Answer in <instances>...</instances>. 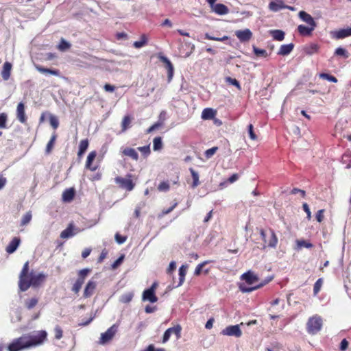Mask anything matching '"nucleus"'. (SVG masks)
<instances>
[{
  "mask_svg": "<svg viewBox=\"0 0 351 351\" xmlns=\"http://www.w3.org/2000/svg\"><path fill=\"white\" fill-rule=\"evenodd\" d=\"M29 348L43 344L47 337L45 330L34 331L33 332L23 335Z\"/></svg>",
  "mask_w": 351,
  "mask_h": 351,
  "instance_id": "nucleus-1",
  "label": "nucleus"
},
{
  "mask_svg": "<svg viewBox=\"0 0 351 351\" xmlns=\"http://www.w3.org/2000/svg\"><path fill=\"white\" fill-rule=\"evenodd\" d=\"M46 275L43 273L35 274L32 271V277L30 281H26L24 279H22L21 287L22 291H26L29 289L30 287L36 288L40 287L46 280Z\"/></svg>",
  "mask_w": 351,
  "mask_h": 351,
  "instance_id": "nucleus-2",
  "label": "nucleus"
},
{
  "mask_svg": "<svg viewBox=\"0 0 351 351\" xmlns=\"http://www.w3.org/2000/svg\"><path fill=\"white\" fill-rule=\"evenodd\" d=\"M260 234L263 241V248L276 246L278 240L274 232L271 229H260Z\"/></svg>",
  "mask_w": 351,
  "mask_h": 351,
  "instance_id": "nucleus-3",
  "label": "nucleus"
},
{
  "mask_svg": "<svg viewBox=\"0 0 351 351\" xmlns=\"http://www.w3.org/2000/svg\"><path fill=\"white\" fill-rule=\"evenodd\" d=\"M322 327V319L315 315L310 317L306 323V330L309 334H317Z\"/></svg>",
  "mask_w": 351,
  "mask_h": 351,
  "instance_id": "nucleus-4",
  "label": "nucleus"
},
{
  "mask_svg": "<svg viewBox=\"0 0 351 351\" xmlns=\"http://www.w3.org/2000/svg\"><path fill=\"white\" fill-rule=\"evenodd\" d=\"M29 349L23 336L14 339L8 346V351H21Z\"/></svg>",
  "mask_w": 351,
  "mask_h": 351,
  "instance_id": "nucleus-5",
  "label": "nucleus"
},
{
  "mask_svg": "<svg viewBox=\"0 0 351 351\" xmlns=\"http://www.w3.org/2000/svg\"><path fill=\"white\" fill-rule=\"evenodd\" d=\"M117 328L118 326L116 324H113L105 332L101 333L99 343L104 345L110 341L117 333Z\"/></svg>",
  "mask_w": 351,
  "mask_h": 351,
  "instance_id": "nucleus-6",
  "label": "nucleus"
},
{
  "mask_svg": "<svg viewBox=\"0 0 351 351\" xmlns=\"http://www.w3.org/2000/svg\"><path fill=\"white\" fill-rule=\"evenodd\" d=\"M128 177V178L117 177L115 178V181L117 184H119L120 187L125 189L128 191H130L134 189L135 184L133 182V181L130 179L131 176L129 175Z\"/></svg>",
  "mask_w": 351,
  "mask_h": 351,
  "instance_id": "nucleus-7",
  "label": "nucleus"
},
{
  "mask_svg": "<svg viewBox=\"0 0 351 351\" xmlns=\"http://www.w3.org/2000/svg\"><path fill=\"white\" fill-rule=\"evenodd\" d=\"M223 335L234 336L236 337H240L242 335V332L239 328V325H232L228 326L221 332Z\"/></svg>",
  "mask_w": 351,
  "mask_h": 351,
  "instance_id": "nucleus-8",
  "label": "nucleus"
},
{
  "mask_svg": "<svg viewBox=\"0 0 351 351\" xmlns=\"http://www.w3.org/2000/svg\"><path fill=\"white\" fill-rule=\"evenodd\" d=\"M29 262L27 261L23 266V268L21 271V273L19 274V289L22 291V287H21V280L22 279H24L26 281H30L31 277H32V271L29 272Z\"/></svg>",
  "mask_w": 351,
  "mask_h": 351,
  "instance_id": "nucleus-9",
  "label": "nucleus"
},
{
  "mask_svg": "<svg viewBox=\"0 0 351 351\" xmlns=\"http://www.w3.org/2000/svg\"><path fill=\"white\" fill-rule=\"evenodd\" d=\"M330 36L334 39H343L348 36H351V27L332 31L330 32Z\"/></svg>",
  "mask_w": 351,
  "mask_h": 351,
  "instance_id": "nucleus-10",
  "label": "nucleus"
},
{
  "mask_svg": "<svg viewBox=\"0 0 351 351\" xmlns=\"http://www.w3.org/2000/svg\"><path fill=\"white\" fill-rule=\"evenodd\" d=\"M25 106L23 102L18 104L16 111V118L19 121L23 124H25L27 121V117L25 114Z\"/></svg>",
  "mask_w": 351,
  "mask_h": 351,
  "instance_id": "nucleus-11",
  "label": "nucleus"
},
{
  "mask_svg": "<svg viewBox=\"0 0 351 351\" xmlns=\"http://www.w3.org/2000/svg\"><path fill=\"white\" fill-rule=\"evenodd\" d=\"M97 154L96 151H92L88 154L86 158L85 167L91 171H95L98 169V165H93V161L97 157Z\"/></svg>",
  "mask_w": 351,
  "mask_h": 351,
  "instance_id": "nucleus-12",
  "label": "nucleus"
},
{
  "mask_svg": "<svg viewBox=\"0 0 351 351\" xmlns=\"http://www.w3.org/2000/svg\"><path fill=\"white\" fill-rule=\"evenodd\" d=\"M159 60L165 64V68L167 70L168 80L171 81L173 75V66L171 61L165 56L160 55Z\"/></svg>",
  "mask_w": 351,
  "mask_h": 351,
  "instance_id": "nucleus-13",
  "label": "nucleus"
},
{
  "mask_svg": "<svg viewBox=\"0 0 351 351\" xmlns=\"http://www.w3.org/2000/svg\"><path fill=\"white\" fill-rule=\"evenodd\" d=\"M235 35L241 43L247 42L252 37V33L249 29L236 31Z\"/></svg>",
  "mask_w": 351,
  "mask_h": 351,
  "instance_id": "nucleus-14",
  "label": "nucleus"
},
{
  "mask_svg": "<svg viewBox=\"0 0 351 351\" xmlns=\"http://www.w3.org/2000/svg\"><path fill=\"white\" fill-rule=\"evenodd\" d=\"M80 232V230L79 228L75 229L73 224L71 223L67 228L60 233V237L62 239H68Z\"/></svg>",
  "mask_w": 351,
  "mask_h": 351,
  "instance_id": "nucleus-15",
  "label": "nucleus"
},
{
  "mask_svg": "<svg viewBox=\"0 0 351 351\" xmlns=\"http://www.w3.org/2000/svg\"><path fill=\"white\" fill-rule=\"evenodd\" d=\"M97 283L95 281L89 280L84 289L83 296L84 298H88L93 295L96 289Z\"/></svg>",
  "mask_w": 351,
  "mask_h": 351,
  "instance_id": "nucleus-16",
  "label": "nucleus"
},
{
  "mask_svg": "<svg viewBox=\"0 0 351 351\" xmlns=\"http://www.w3.org/2000/svg\"><path fill=\"white\" fill-rule=\"evenodd\" d=\"M316 26L300 25L298 27L299 34L302 36H310L315 29Z\"/></svg>",
  "mask_w": 351,
  "mask_h": 351,
  "instance_id": "nucleus-17",
  "label": "nucleus"
},
{
  "mask_svg": "<svg viewBox=\"0 0 351 351\" xmlns=\"http://www.w3.org/2000/svg\"><path fill=\"white\" fill-rule=\"evenodd\" d=\"M121 154L123 156H128L135 161L138 160V154L134 148L126 147L122 149Z\"/></svg>",
  "mask_w": 351,
  "mask_h": 351,
  "instance_id": "nucleus-18",
  "label": "nucleus"
},
{
  "mask_svg": "<svg viewBox=\"0 0 351 351\" xmlns=\"http://www.w3.org/2000/svg\"><path fill=\"white\" fill-rule=\"evenodd\" d=\"M298 16L302 21L307 23V25H311V26H317V24H316L314 19L307 12H306L304 11H300L298 13Z\"/></svg>",
  "mask_w": 351,
  "mask_h": 351,
  "instance_id": "nucleus-19",
  "label": "nucleus"
},
{
  "mask_svg": "<svg viewBox=\"0 0 351 351\" xmlns=\"http://www.w3.org/2000/svg\"><path fill=\"white\" fill-rule=\"evenodd\" d=\"M21 243V239L19 237H14L12 241L9 243L5 248L6 252L8 254L14 253Z\"/></svg>",
  "mask_w": 351,
  "mask_h": 351,
  "instance_id": "nucleus-20",
  "label": "nucleus"
},
{
  "mask_svg": "<svg viewBox=\"0 0 351 351\" xmlns=\"http://www.w3.org/2000/svg\"><path fill=\"white\" fill-rule=\"evenodd\" d=\"M142 300L143 301H149L151 303H155L158 301V297L152 290L149 291L148 289H145L143 292Z\"/></svg>",
  "mask_w": 351,
  "mask_h": 351,
  "instance_id": "nucleus-21",
  "label": "nucleus"
},
{
  "mask_svg": "<svg viewBox=\"0 0 351 351\" xmlns=\"http://www.w3.org/2000/svg\"><path fill=\"white\" fill-rule=\"evenodd\" d=\"M241 279L245 280L248 285H252L258 280V277L250 271L242 274Z\"/></svg>",
  "mask_w": 351,
  "mask_h": 351,
  "instance_id": "nucleus-22",
  "label": "nucleus"
},
{
  "mask_svg": "<svg viewBox=\"0 0 351 351\" xmlns=\"http://www.w3.org/2000/svg\"><path fill=\"white\" fill-rule=\"evenodd\" d=\"M212 10L217 14L224 15L228 13L229 9L223 3H217L213 5Z\"/></svg>",
  "mask_w": 351,
  "mask_h": 351,
  "instance_id": "nucleus-23",
  "label": "nucleus"
},
{
  "mask_svg": "<svg viewBox=\"0 0 351 351\" xmlns=\"http://www.w3.org/2000/svg\"><path fill=\"white\" fill-rule=\"evenodd\" d=\"M12 65L9 62H5L3 64V69L1 71V77L4 80H8L11 75Z\"/></svg>",
  "mask_w": 351,
  "mask_h": 351,
  "instance_id": "nucleus-24",
  "label": "nucleus"
},
{
  "mask_svg": "<svg viewBox=\"0 0 351 351\" xmlns=\"http://www.w3.org/2000/svg\"><path fill=\"white\" fill-rule=\"evenodd\" d=\"M217 114V111L213 108H207L203 110L201 117L204 120H210L213 119Z\"/></svg>",
  "mask_w": 351,
  "mask_h": 351,
  "instance_id": "nucleus-25",
  "label": "nucleus"
},
{
  "mask_svg": "<svg viewBox=\"0 0 351 351\" xmlns=\"http://www.w3.org/2000/svg\"><path fill=\"white\" fill-rule=\"evenodd\" d=\"M36 69L38 71H39L41 73L51 74L55 76L60 75V72L58 69H47L40 65H36Z\"/></svg>",
  "mask_w": 351,
  "mask_h": 351,
  "instance_id": "nucleus-26",
  "label": "nucleus"
},
{
  "mask_svg": "<svg viewBox=\"0 0 351 351\" xmlns=\"http://www.w3.org/2000/svg\"><path fill=\"white\" fill-rule=\"evenodd\" d=\"M319 48L318 45L315 43H310L304 46V51L307 55L311 56L316 53L318 51Z\"/></svg>",
  "mask_w": 351,
  "mask_h": 351,
  "instance_id": "nucleus-27",
  "label": "nucleus"
},
{
  "mask_svg": "<svg viewBox=\"0 0 351 351\" xmlns=\"http://www.w3.org/2000/svg\"><path fill=\"white\" fill-rule=\"evenodd\" d=\"M89 141L87 138L83 139L80 142L79 149L77 152V156L79 158L82 157V155L86 152V149L88 147Z\"/></svg>",
  "mask_w": 351,
  "mask_h": 351,
  "instance_id": "nucleus-28",
  "label": "nucleus"
},
{
  "mask_svg": "<svg viewBox=\"0 0 351 351\" xmlns=\"http://www.w3.org/2000/svg\"><path fill=\"white\" fill-rule=\"evenodd\" d=\"M58 135L56 132H54L52 136H51V138L49 141L47 143L46 148H45V153L47 154H51L52 152L56 141L57 139Z\"/></svg>",
  "mask_w": 351,
  "mask_h": 351,
  "instance_id": "nucleus-29",
  "label": "nucleus"
},
{
  "mask_svg": "<svg viewBox=\"0 0 351 351\" xmlns=\"http://www.w3.org/2000/svg\"><path fill=\"white\" fill-rule=\"evenodd\" d=\"M285 7L282 1H271L269 3V8L271 11L277 12Z\"/></svg>",
  "mask_w": 351,
  "mask_h": 351,
  "instance_id": "nucleus-30",
  "label": "nucleus"
},
{
  "mask_svg": "<svg viewBox=\"0 0 351 351\" xmlns=\"http://www.w3.org/2000/svg\"><path fill=\"white\" fill-rule=\"evenodd\" d=\"M132 118L130 115H125L123 117L121 121V132H125L128 128H130Z\"/></svg>",
  "mask_w": 351,
  "mask_h": 351,
  "instance_id": "nucleus-31",
  "label": "nucleus"
},
{
  "mask_svg": "<svg viewBox=\"0 0 351 351\" xmlns=\"http://www.w3.org/2000/svg\"><path fill=\"white\" fill-rule=\"evenodd\" d=\"M148 42V38L146 34H142L141 36V39L138 41H135L133 43L134 47L136 49H140L144 46H145L147 44Z\"/></svg>",
  "mask_w": 351,
  "mask_h": 351,
  "instance_id": "nucleus-32",
  "label": "nucleus"
},
{
  "mask_svg": "<svg viewBox=\"0 0 351 351\" xmlns=\"http://www.w3.org/2000/svg\"><path fill=\"white\" fill-rule=\"evenodd\" d=\"M75 196V191L73 189H68L63 192L62 199L65 202L71 201Z\"/></svg>",
  "mask_w": 351,
  "mask_h": 351,
  "instance_id": "nucleus-33",
  "label": "nucleus"
},
{
  "mask_svg": "<svg viewBox=\"0 0 351 351\" xmlns=\"http://www.w3.org/2000/svg\"><path fill=\"white\" fill-rule=\"evenodd\" d=\"M38 303V299L36 297L27 299L25 301L24 305L26 308L31 310L34 308Z\"/></svg>",
  "mask_w": 351,
  "mask_h": 351,
  "instance_id": "nucleus-34",
  "label": "nucleus"
},
{
  "mask_svg": "<svg viewBox=\"0 0 351 351\" xmlns=\"http://www.w3.org/2000/svg\"><path fill=\"white\" fill-rule=\"evenodd\" d=\"M270 35L273 37L274 40L281 41L285 38V32L282 30H271L269 32Z\"/></svg>",
  "mask_w": 351,
  "mask_h": 351,
  "instance_id": "nucleus-35",
  "label": "nucleus"
},
{
  "mask_svg": "<svg viewBox=\"0 0 351 351\" xmlns=\"http://www.w3.org/2000/svg\"><path fill=\"white\" fill-rule=\"evenodd\" d=\"M186 269H187V267L185 265H182L180 267V269H179V283L177 285L178 287L181 286L183 284V282H184L185 276L186 274Z\"/></svg>",
  "mask_w": 351,
  "mask_h": 351,
  "instance_id": "nucleus-36",
  "label": "nucleus"
},
{
  "mask_svg": "<svg viewBox=\"0 0 351 351\" xmlns=\"http://www.w3.org/2000/svg\"><path fill=\"white\" fill-rule=\"evenodd\" d=\"M189 171L193 178V183L191 184V187L194 189L199 184V175L197 172H196L193 168H190Z\"/></svg>",
  "mask_w": 351,
  "mask_h": 351,
  "instance_id": "nucleus-37",
  "label": "nucleus"
},
{
  "mask_svg": "<svg viewBox=\"0 0 351 351\" xmlns=\"http://www.w3.org/2000/svg\"><path fill=\"white\" fill-rule=\"evenodd\" d=\"M133 297V292L125 293L120 297L119 301L123 304H128L132 301Z\"/></svg>",
  "mask_w": 351,
  "mask_h": 351,
  "instance_id": "nucleus-38",
  "label": "nucleus"
},
{
  "mask_svg": "<svg viewBox=\"0 0 351 351\" xmlns=\"http://www.w3.org/2000/svg\"><path fill=\"white\" fill-rule=\"evenodd\" d=\"M84 282V280H82V279L77 278L75 282L73 284V285L71 288L72 291L76 294L78 293L79 291H80Z\"/></svg>",
  "mask_w": 351,
  "mask_h": 351,
  "instance_id": "nucleus-39",
  "label": "nucleus"
},
{
  "mask_svg": "<svg viewBox=\"0 0 351 351\" xmlns=\"http://www.w3.org/2000/svg\"><path fill=\"white\" fill-rule=\"evenodd\" d=\"M71 45L69 43H68L64 38H62L60 41L58 46V49L61 51H64L67 49H69L71 48Z\"/></svg>",
  "mask_w": 351,
  "mask_h": 351,
  "instance_id": "nucleus-40",
  "label": "nucleus"
},
{
  "mask_svg": "<svg viewBox=\"0 0 351 351\" xmlns=\"http://www.w3.org/2000/svg\"><path fill=\"white\" fill-rule=\"evenodd\" d=\"M296 244L298 250H300L302 247L311 248L313 247L311 243L307 242L304 240H297Z\"/></svg>",
  "mask_w": 351,
  "mask_h": 351,
  "instance_id": "nucleus-41",
  "label": "nucleus"
},
{
  "mask_svg": "<svg viewBox=\"0 0 351 351\" xmlns=\"http://www.w3.org/2000/svg\"><path fill=\"white\" fill-rule=\"evenodd\" d=\"M153 148L154 150L157 151L160 150L162 148V138L160 136L155 137L153 141Z\"/></svg>",
  "mask_w": 351,
  "mask_h": 351,
  "instance_id": "nucleus-42",
  "label": "nucleus"
},
{
  "mask_svg": "<svg viewBox=\"0 0 351 351\" xmlns=\"http://www.w3.org/2000/svg\"><path fill=\"white\" fill-rule=\"evenodd\" d=\"M32 215L31 211H28L27 213H26L21 219V226H23L29 223L32 220Z\"/></svg>",
  "mask_w": 351,
  "mask_h": 351,
  "instance_id": "nucleus-43",
  "label": "nucleus"
},
{
  "mask_svg": "<svg viewBox=\"0 0 351 351\" xmlns=\"http://www.w3.org/2000/svg\"><path fill=\"white\" fill-rule=\"evenodd\" d=\"M253 51H254V54L257 57L266 58L268 56L267 52L266 50L263 49L257 48V47H256L254 46L253 47Z\"/></svg>",
  "mask_w": 351,
  "mask_h": 351,
  "instance_id": "nucleus-44",
  "label": "nucleus"
},
{
  "mask_svg": "<svg viewBox=\"0 0 351 351\" xmlns=\"http://www.w3.org/2000/svg\"><path fill=\"white\" fill-rule=\"evenodd\" d=\"M335 55L337 56H342L345 58H348L349 53L343 47H338L335 49Z\"/></svg>",
  "mask_w": 351,
  "mask_h": 351,
  "instance_id": "nucleus-45",
  "label": "nucleus"
},
{
  "mask_svg": "<svg viewBox=\"0 0 351 351\" xmlns=\"http://www.w3.org/2000/svg\"><path fill=\"white\" fill-rule=\"evenodd\" d=\"M239 178V176L238 173H234L226 181L220 183L219 186H222L226 185L228 183L232 184V183L236 182L237 180H238Z\"/></svg>",
  "mask_w": 351,
  "mask_h": 351,
  "instance_id": "nucleus-46",
  "label": "nucleus"
},
{
  "mask_svg": "<svg viewBox=\"0 0 351 351\" xmlns=\"http://www.w3.org/2000/svg\"><path fill=\"white\" fill-rule=\"evenodd\" d=\"M170 189V185L168 181L161 182L158 186V190L159 191H168Z\"/></svg>",
  "mask_w": 351,
  "mask_h": 351,
  "instance_id": "nucleus-47",
  "label": "nucleus"
},
{
  "mask_svg": "<svg viewBox=\"0 0 351 351\" xmlns=\"http://www.w3.org/2000/svg\"><path fill=\"white\" fill-rule=\"evenodd\" d=\"M226 82L236 86L238 90H241V84L237 80H236L234 78H232L231 77H226Z\"/></svg>",
  "mask_w": 351,
  "mask_h": 351,
  "instance_id": "nucleus-48",
  "label": "nucleus"
},
{
  "mask_svg": "<svg viewBox=\"0 0 351 351\" xmlns=\"http://www.w3.org/2000/svg\"><path fill=\"white\" fill-rule=\"evenodd\" d=\"M204 37L206 39H208L210 40H215V41H224L229 38L228 36H224L221 38H219V37L212 36L208 33L205 34Z\"/></svg>",
  "mask_w": 351,
  "mask_h": 351,
  "instance_id": "nucleus-49",
  "label": "nucleus"
},
{
  "mask_svg": "<svg viewBox=\"0 0 351 351\" xmlns=\"http://www.w3.org/2000/svg\"><path fill=\"white\" fill-rule=\"evenodd\" d=\"M178 206V202H174L173 204L167 209H163L162 212L158 215L159 218L163 217L165 215L170 213L173 210Z\"/></svg>",
  "mask_w": 351,
  "mask_h": 351,
  "instance_id": "nucleus-50",
  "label": "nucleus"
},
{
  "mask_svg": "<svg viewBox=\"0 0 351 351\" xmlns=\"http://www.w3.org/2000/svg\"><path fill=\"white\" fill-rule=\"evenodd\" d=\"M171 334L176 335V337L179 339L181 336L182 327L180 325H177L174 327L169 328Z\"/></svg>",
  "mask_w": 351,
  "mask_h": 351,
  "instance_id": "nucleus-51",
  "label": "nucleus"
},
{
  "mask_svg": "<svg viewBox=\"0 0 351 351\" xmlns=\"http://www.w3.org/2000/svg\"><path fill=\"white\" fill-rule=\"evenodd\" d=\"M323 284V280L322 278H319L315 283L314 284L313 287V293L315 295H317L318 292L320 291L321 287Z\"/></svg>",
  "mask_w": 351,
  "mask_h": 351,
  "instance_id": "nucleus-52",
  "label": "nucleus"
},
{
  "mask_svg": "<svg viewBox=\"0 0 351 351\" xmlns=\"http://www.w3.org/2000/svg\"><path fill=\"white\" fill-rule=\"evenodd\" d=\"M218 150V147H213L204 152L205 157L208 159L210 158Z\"/></svg>",
  "mask_w": 351,
  "mask_h": 351,
  "instance_id": "nucleus-53",
  "label": "nucleus"
},
{
  "mask_svg": "<svg viewBox=\"0 0 351 351\" xmlns=\"http://www.w3.org/2000/svg\"><path fill=\"white\" fill-rule=\"evenodd\" d=\"M8 120V116L5 113L2 112L0 114V128H6V123Z\"/></svg>",
  "mask_w": 351,
  "mask_h": 351,
  "instance_id": "nucleus-54",
  "label": "nucleus"
},
{
  "mask_svg": "<svg viewBox=\"0 0 351 351\" xmlns=\"http://www.w3.org/2000/svg\"><path fill=\"white\" fill-rule=\"evenodd\" d=\"M54 335H55V338L58 340L60 339L62 337L63 330L60 326L57 325L54 328Z\"/></svg>",
  "mask_w": 351,
  "mask_h": 351,
  "instance_id": "nucleus-55",
  "label": "nucleus"
},
{
  "mask_svg": "<svg viewBox=\"0 0 351 351\" xmlns=\"http://www.w3.org/2000/svg\"><path fill=\"white\" fill-rule=\"evenodd\" d=\"M208 263H209V261H204V262H202V263L199 264V265L196 267V268H195V269L194 274H195V276H199V275L201 274L202 271V269H203V267H204L206 265H207Z\"/></svg>",
  "mask_w": 351,
  "mask_h": 351,
  "instance_id": "nucleus-56",
  "label": "nucleus"
},
{
  "mask_svg": "<svg viewBox=\"0 0 351 351\" xmlns=\"http://www.w3.org/2000/svg\"><path fill=\"white\" fill-rule=\"evenodd\" d=\"M319 77L322 79H324V80H326L329 82H337V80L335 77L332 76V75H330L328 73H321L319 75Z\"/></svg>",
  "mask_w": 351,
  "mask_h": 351,
  "instance_id": "nucleus-57",
  "label": "nucleus"
},
{
  "mask_svg": "<svg viewBox=\"0 0 351 351\" xmlns=\"http://www.w3.org/2000/svg\"><path fill=\"white\" fill-rule=\"evenodd\" d=\"M137 149L140 151L145 156V157L148 156L151 152L149 145L138 147Z\"/></svg>",
  "mask_w": 351,
  "mask_h": 351,
  "instance_id": "nucleus-58",
  "label": "nucleus"
},
{
  "mask_svg": "<svg viewBox=\"0 0 351 351\" xmlns=\"http://www.w3.org/2000/svg\"><path fill=\"white\" fill-rule=\"evenodd\" d=\"M49 122H50V124L51 125V127L53 128V129H57L58 125H59V121L58 120V119L53 116V115H51L50 117H49Z\"/></svg>",
  "mask_w": 351,
  "mask_h": 351,
  "instance_id": "nucleus-59",
  "label": "nucleus"
},
{
  "mask_svg": "<svg viewBox=\"0 0 351 351\" xmlns=\"http://www.w3.org/2000/svg\"><path fill=\"white\" fill-rule=\"evenodd\" d=\"M90 272L89 269H83L78 271L77 276L79 278L85 280L88 274Z\"/></svg>",
  "mask_w": 351,
  "mask_h": 351,
  "instance_id": "nucleus-60",
  "label": "nucleus"
},
{
  "mask_svg": "<svg viewBox=\"0 0 351 351\" xmlns=\"http://www.w3.org/2000/svg\"><path fill=\"white\" fill-rule=\"evenodd\" d=\"M248 133H249L250 138L252 140H253V141L257 140V138H258L257 136L256 135V134L254 132V126L251 123L248 125Z\"/></svg>",
  "mask_w": 351,
  "mask_h": 351,
  "instance_id": "nucleus-61",
  "label": "nucleus"
},
{
  "mask_svg": "<svg viewBox=\"0 0 351 351\" xmlns=\"http://www.w3.org/2000/svg\"><path fill=\"white\" fill-rule=\"evenodd\" d=\"M124 258V256L122 255L119 258H118L112 264V268L113 269L117 268L123 262Z\"/></svg>",
  "mask_w": 351,
  "mask_h": 351,
  "instance_id": "nucleus-62",
  "label": "nucleus"
},
{
  "mask_svg": "<svg viewBox=\"0 0 351 351\" xmlns=\"http://www.w3.org/2000/svg\"><path fill=\"white\" fill-rule=\"evenodd\" d=\"M171 332L169 329V328L166 330V331L165 332L164 335H163V337H162V343H166L167 341H169V339H170V337L171 335Z\"/></svg>",
  "mask_w": 351,
  "mask_h": 351,
  "instance_id": "nucleus-63",
  "label": "nucleus"
},
{
  "mask_svg": "<svg viewBox=\"0 0 351 351\" xmlns=\"http://www.w3.org/2000/svg\"><path fill=\"white\" fill-rule=\"evenodd\" d=\"M107 254H108V251L106 249L103 250L97 259V263H102L104 261V260L106 258Z\"/></svg>",
  "mask_w": 351,
  "mask_h": 351,
  "instance_id": "nucleus-64",
  "label": "nucleus"
}]
</instances>
